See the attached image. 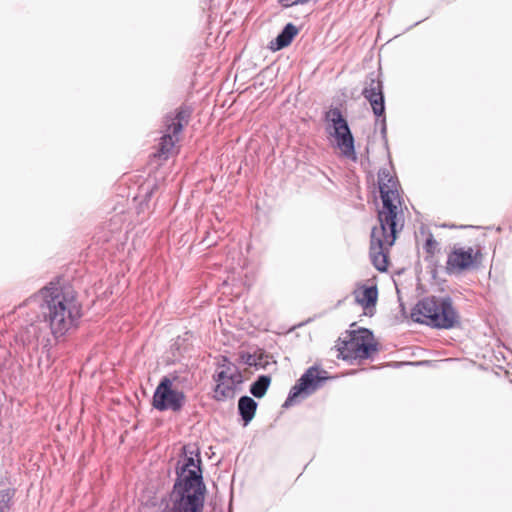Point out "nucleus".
Returning <instances> with one entry per match:
<instances>
[{
    "label": "nucleus",
    "mask_w": 512,
    "mask_h": 512,
    "mask_svg": "<svg viewBox=\"0 0 512 512\" xmlns=\"http://www.w3.org/2000/svg\"><path fill=\"white\" fill-rule=\"evenodd\" d=\"M142 191L145 192V201L147 203L151 202L153 199H155V203L158 201V187L156 184L151 185L150 182H147L142 186Z\"/></svg>",
    "instance_id": "6ab92c4d"
},
{
    "label": "nucleus",
    "mask_w": 512,
    "mask_h": 512,
    "mask_svg": "<svg viewBox=\"0 0 512 512\" xmlns=\"http://www.w3.org/2000/svg\"><path fill=\"white\" fill-rule=\"evenodd\" d=\"M219 371L214 376L216 387L214 389V398L217 401H223L233 398L243 383V376L239 368L223 358V363L219 365Z\"/></svg>",
    "instance_id": "6e6552de"
},
{
    "label": "nucleus",
    "mask_w": 512,
    "mask_h": 512,
    "mask_svg": "<svg viewBox=\"0 0 512 512\" xmlns=\"http://www.w3.org/2000/svg\"><path fill=\"white\" fill-rule=\"evenodd\" d=\"M120 216H116L115 219L113 220L115 223H118V221L120 220Z\"/></svg>",
    "instance_id": "b1692460"
},
{
    "label": "nucleus",
    "mask_w": 512,
    "mask_h": 512,
    "mask_svg": "<svg viewBox=\"0 0 512 512\" xmlns=\"http://www.w3.org/2000/svg\"><path fill=\"white\" fill-rule=\"evenodd\" d=\"M362 95L370 103L376 117L384 116L385 103L381 80L371 77L363 88Z\"/></svg>",
    "instance_id": "f8f14e48"
},
{
    "label": "nucleus",
    "mask_w": 512,
    "mask_h": 512,
    "mask_svg": "<svg viewBox=\"0 0 512 512\" xmlns=\"http://www.w3.org/2000/svg\"><path fill=\"white\" fill-rule=\"evenodd\" d=\"M398 182L388 172H379V189L382 209L378 211L379 226L371 231L370 258L379 271L387 270V252L394 244L397 234V214L400 205Z\"/></svg>",
    "instance_id": "f03ea898"
},
{
    "label": "nucleus",
    "mask_w": 512,
    "mask_h": 512,
    "mask_svg": "<svg viewBox=\"0 0 512 512\" xmlns=\"http://www.w3.org/2000/svg\"><path fill=\"white\" fill-rule=\"evenodd\" d=\"M241 362L250 367H255L256 369L265 367L266 362H263L262 354H250V353H242L240 355Z\"/></svg>",
    "instance_id": "a211bd4d"
},
{
    "label": "nucleus",
    "mask_w": 512,
    "mask_h": 512,
    "mask_svg": "<svg viewBox=\"0 0 512 512\" xmlns=\"http://www.w3.org/2000/svg\"><path fill=\"white\" fill-rule=\"evenodd\" d=\"M309 1L310 0H281V3L284 7H290L294 5H303Z\"/></svg>",
    "instance_id": "4be33fe9"
},
{
    "label": "nucleus",
    "mask_w": 512,
    "mask_h": 512,
    "mask_svg": "<svg viewBox=\"0 0 512 512\" xmlns=\"http://www.w3.org/2000/svg\"><path fill=\"white\" fill-rule=\"evenodd\" d=\"M192 114L193 107L185 103L165 114L162 119V159L179 153L183 130L189 124Z\"/></svg>",
    "instance_id": "39448f33"
},
{
    "label": "nucleus",
    "mask_w": 512,
    "mask_h": 512,
    "mask_svg": "<svg viewBox=\"0 0 512 512\" xmlns=\"http://www.w3.org/2000/svg\"><path fill=\"white\" fill-rule=\"evenodd\" d=\"M378 298V290L376 286L366 287L361 291L355 292V301L365 310L374 307Z\"/></svg>",
    "instance_id": "2eb2a0df"
},
{
    "label": "nucleus",
    "mask_w": 512,
    "mask_h": 512,
    "mask_svg": "<svg viewBox=\"0 0 512 512\" xmlns=\"http://www.w3.org/2000/svg\"><path fill=\"white\" fill-rule=\"evenodd\" d=\"M187 382L185 377L176 373L162 377V411L179 412L186 404L183 388Z\"/></svg>",
    "instance_id": "1a4fd4ad"
},
{
    "label": "nucleus",
    "mask_w": 512,
    "mask_h": 512,
    "mask_svg": "<svg viewBox=\"0 0 512 512\" xmlns=\"http://www.w3.org/2000/svg\"><path fill=\"white\" fill-rule=\"evenodd\" d=\"M153 406L160 410V383L156 386L153 395Z\"/></svg>",
    "instance_id": "412c9836"
},
{
    "label": "nucleus",
    "mask_w": 512,
    "mask_h": 512,
    "mask_svg": "<svg viewBox=\"0 0 512 512\" xmlns=\"http://www.w3.org/2000/svg\"><path fill=\"white\" fill-rule=\"evenodd\" d=\"M298 34L297 27L288 23L283 30L278 34L274 41L271 42L272 50H280L291 44L294 37Z\"/></svg>",
    "instance_id": "4468645a"
},
{
    "label": "nucleus",
    "mask_w": 512,
    "mask_h": 512,
    "mask_svg": "<svg viewBox=\"0 0 512 512\" xmlns=\"http://www.w3.org/2000/svg\"><path fill=\"white\" fill-rule=\"evenodd\" d=\"M8 509H9V499L7 498V495H5L4 498L1 500L0 512H7Z\"/></svg>",
    "instance_id": "5701e85b"
},
{
    "label": "nucleus",
    "mask_w": 512,
    "mask_h": 512,
    "mask_svg": "<svg viewBox=\"0 0 512 512\" xmlns=\"http://www.w3.org/2000/svg\"><path fill=\"white\" fill-rule=\"evenodd\" d=\"M475 257L476 254L472 247H454L447 257V272L459 273L472 268Z\"/></svg>",
    "instance_id": "9b49d317"
},
{
    "label": "nucleus",
    "mask_w": 512,
    "mask_h": 512,
    "mask_svg": "<svg viewBox=\"0 0 512 512\" xmlns=\"http://www.w3.org/2000/svg\"><path fill=\"white\" fill-rule=\"evenodd\" d=\"M271 383V377L268 375H261L250 386V393L256 398H262Z\"/></svg>",
    "instance_id": "f3484780"
},
{
    "label": "nucleus",
    "mask_w": 512,
    "mask_h": 512,
    "mask_svg": "<svg viewBox=\"0 0 512 512\" xmlns=\"http://www.w3.org/2000/svg\"><path fill=\"white\" fill-rule=\"evenodd\" d=\"M159 496L157 490L145 488L140 495V512H160Z\"/></svg>",
    "instance_id": "ddd939ff"
},
{
    "label": "nucleus",
    "mask_w": 512,
    "mask_h": 512,
    "mask_svg": "<svg viewBox=\"0 0 512 512\" xmlns=\"http://www.w3.org/2000/svg\"><path fill=\"white\" fill-rule=\"evenodd\" d=\"M438 243L437 241L434 239L433 235H429V237L426 239L425 241V249L428 253H433L434 250L436 249Z\"/></svg>",
    "instance_id": "aec40b11"
},
{
    "label": "nucleus",
    "mask_w": 512,
    "mask_h": 512,
    "mask_svg": "<svg viewBox=\"0 0 512 512\" xmlns=\"http://www.w3.org/2000/svg\"><path fill=\"white\" fill-rule=\"evenodd\" d=\"M29 312L19 339L26 350L49 351L52 337L58 339L76 328L82 316L81 305L72 291L50 283L23 304Z\"/></svg>",
    "instance_id": "f257e3e1"
},
{
    "label": "nucleus",
    "mask_w": 512,
    "mask_h": 512,
    "mask_svg": "<svg viewBox=\"0 0 512 512\" xmlns=\"http://www.w3.org/2000/svg\"><path fill=\"white\" fill-rule=\"evenodd\" d=\"M413 321L434 328L449 329L454 327L459 316L449 297H426L412 309Z\"/></svg>",
    "instance_id": "20e7f679"
},
{
    "label": "nucleus",
    "mask_w": 512,
    "mask_h": 512,
    "mask_svg": "<svg viewBox=\"0 0 512 512\" xmlns=\"http://www.w3.org/2000/svg\"><path fill=\"white\" fill-rule=\"evenodd\" d=\"M338 357L346 361L357 359H367L377 351L374 337L368 329L353 331L348 335V339L342 340L337 345Z\"/></svg>",
    "instance_id": "0eeeda50"
},
{
    "label": "nucleus",
    "mask_w": 512,
    "mask_h": 512,
    "mask_svg": "<svg viewBox=\"0 0 512 512\" xmlns=\"http://www.w3.org/2000/svg\"><path fill=\"white\" fill-rule=\"evenodd\" d=\"M200 463V459L196 461L193 457H186L178 467V477L170 496V512H202L204 497Z\"/></svg>",
    "instance_id": "7ed1b4c3"
},
{
    "label": "nucleus",
    "mask_w": 512,
    "mask_h": 512,
    "mask_svg": "<svg viewBox=\"0 0 512 512\" xmlns=\"http://www.w3.org/2000/svg\"><path fill=\"white\" fill-rule=\"evenodd\" d=\"M257 402L249 396H242L238 401V411L247 425L255 416Z\"/></svg>",
    "instance_id": "dca6fc26"
},
{
    "label": "nucleus",
    "mask_w": 512,
    "mask_h": 512,
    "mask_svg": "<svg viewBox=\"0 0 512 512\" xmlns=\"http://www.w3.org/2000/svg\"><path fill=\"white\" fill-rule=\"evenodd\" d=\"M325 120L328 122L327 132L334 138L335 146L341 154L347 159L356 161L354 137L340 109L331 108L328 110L325 114Z\"/></svg>",
    "instance_id": "423d86ee"
},
{
    "label": "nucleus",
    "mask_w": 512,
    "mask_h": 512,
    "mask_svg": "<svg viewBox=\"0 0 512 512\" xmlns=\"http://www.w3.org/2000/svg\"><path fill=\"white\" fill-rule=\"evenodd\" d=\"M324 374H326V372L321 371L318 367L312 366L308 368L291 388L285 400L284 407L294 405L298 397L305 398L321 388L323 383L327 380V376Z\"/></svg>",
    "instance_id": "9d476101"
}]
</instances>
